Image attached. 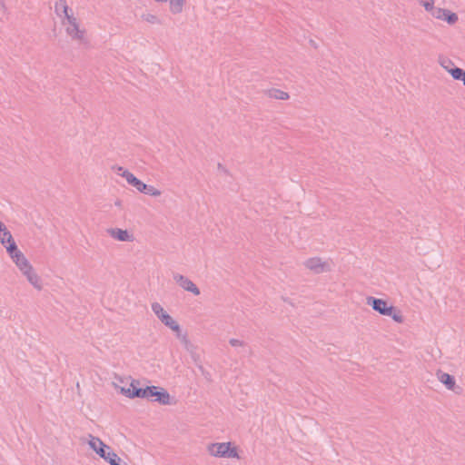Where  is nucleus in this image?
<instances>
[{
	"label": "nucleus",
	"instance_id": "nucleus-37",
	"mask_svg": "<svg viewBox=\"0 0 465 465\" xmlns=\"http://www.w3.org/2000/svg\"><path fill=\"white\" fill-rule=\"evenodd\" d=\"M156 2H166L167 0H155Z\"/></svg>",
	"mask_w": 465,
	"mask_h": 465
},
{
	"label": "nucleus",
	"instance_id": "nucleus-11",
	"mask_svg": "<svg viewBox=\"0 0 465 465\" xmlns=\"http://www.w3.org/2000/svg\"><path fill=\"white\" fill-rule=\"evenodd\" d=\"M443 20L452 25L458 21V15L449 9L438 7V20Z\"/></svg>",
	"mask_w": 465,
	"mask_h": 465
},
{
	"label": "nucleus",
	"instance_id": "nucleus-17",
	"mask_svg": "<svg viewBox=\"0 0 465 465\" xmlns=\"http://www.w3.org/2000/svg\"><path fill=\"white\" fill-rule=\"evenodd\" d=\"M183 5L184 0H170V11L173 15L182 13Z\"/></svg>",
	"mask_w": 465,
	"mask_h": 465
},
{
	"label": "nucleus",
	"instance_id": "nucleus-26",
	"mask_svg": "<svg viewBox=\"0 0 465 465\" xmlns=\"http://www.w3.org/2000/svg\"><path fill=\"white\" fill-rule=\"evenodd\" d=\"M103 459L106 460L109 464H111V462L121 461L120 457L112 450L107 451L106 455Z\"/></svg>",
	"mask_w": 465,
	"mask_h": 465
},
{
	"label": "nucleus",
	"instance_id": "nucleus-23",
	"mask_svg": "<svg viewBox=\"0 0 465 465\" xmlns=\"http://www.w3.org/2000/svg\"><path fill=\"white\" fill-rule=\"evenodd\" d=\"M450 74L454 80L461 81L465 76V70L460 67H450Z\"/></svg>",
	"mask_w": 465,
	"mask_h": 465
},
{
	"label": "nucleus",
	"instance_id": "nucleus-15",
	"mask_svg": "<svg viewBox=\"0 0 465 465\" xmlns=\"http://www.w3.org/2000/svg\"><path fill=\"white\" fill-rule=\"evenodd\" d=\"M66 32L69 35H71L74 39L81 40L84 37V31L80 30L78 23H75L72 25H69L66 28Z\"/></svg>",
	"mask_w": 465,
	"mask_h": 465
},
{
	"label": "nucleus",
	"instance_id": "nucleus-21",
	"mask_svg": "<svg viewBox=\"0 0 465 465\" xmlns=\"http://www.w3.org/2000/svg\"><path fill=\"white\" fill-rule=\"evenodd\" d=\"M166 327L170 328L172 331H173L175 332V336L179 339V340H183V337H186L187 334L186 333H183L182 332V330H181V327L180 325L178 324V322L176 321H173V323H169Z\"/></svg>",
	"mask_w": 465,
	"mask_h": 465
},
{
	"label": "nucleus",
	"instance_id": "nucleus-14",
	"mask_svg": "<svg viewBox=\"0 0 465 465\" xmlns=\"http://www.w3.org/2000/svg\"><path fill=\"white\" fill-rule=\"evenodd\" d=\"M54 11L56 15L60 17L63 15H67L69 12V6L67 5L66 0H58L54 5Z\"/></svg>",
	"mask_w": 465,
	"mask_h": 465
},
{
	"label": "nucleus",
	"instance_id": "nucleus-39",
	"mask_svg": "<svg viewBox=\"0 0 465 465\" xmlns=\"http://www.w3.org/2000/svg\"><path fill=\"white\" fill-rule=\"evenodd\" d=\"M461 82L463 83V84H464V86H465V75H464L463 80H461Z\"/></svg>",
	"mask_w": 465,
	"mask_h": 465
},
{
	"label": "nucleus",
	"instance_id": "nucleus-27",
	"mask_svg": "<svg viewBox=\"0 0 465 465\" xmlns=\"http://www.w3.org/2000/svg\"><path fill=\"white\" fill-rule=\"evenodd\" d=\"M129 184L132 185L133 187H134L140 193H142V191L143 190V187L146 183H144L143 182H142L140 179H138L135 176V177L131 178V182L129 183Z\"/></svg>",
	"mask_w": 465,
	"mask_h": 465
},
{
	"label": "nucleus",
	"instance_id": "nucleus-4",
	"mask_svg": "<svg viewBox=\"0 0 465 465\" xmlns=\"http://www.w3.org/2000/svg\"><path fill=\"white\" fill-rule=\"evenodd\" d=\"M438 381H440L448 390L455 394H461L462 388L456 384V379L453 375L438 370Z\"/></svg>",
	"mask_w": 465,
	"mask_h": 465
},
{
	"label": "nucleus",
	"instance_id": "nucleus-40",
	"mask_svg": "<svg viewBox=\"0 0 465 465\" xmlns=\"http://www.w3.org/2000/svg\"><path fill=\"white\" fill-rule=\"evenodd\" d=\"M115 204H116V205H120V201H117V202L115 203Z\"/></svg>",
	"mask_w": 465,
	"mask_h": 465
},
{
	"label": "nucleus",
	"instance_id": "nucleus-32",
	"mask_svg": "<svg viewBox=\"0 0 465 465\" xmlns=\"http://www.w3.org/2000/svg\"><path fill=\"white\" fill-rule=\"evenodd\" d=\"M229 343L232 346V347H237V346H243L245 345L244 341H241V340H238V339H230L229 340Z\"/></svg>",
	"mask_w": 465,
	"mask_h": 465
},
{
	"label": "nucleus",
	"instance_id": "nucleus-9",
	"mask_svg": "<svg viewBox=\"0 0 465 465\" xmlns=\"http://www.w3.org/2000/svg\"><path fill=\"white\" fill-rule=\"evenodd\" d=\"M106 232L111 237L120 242H132L134 240L133 234H131L127 230L121 228H108Z\"/></svg>",
	"mask_w": 465,
	"mask_h": 465
},
{
	"label": "nucleus",
	"instance_id": "nucleus-16",
	"mask_svg": "<svg viewBox=\"0 0 465 465\" xmlns=\"http://www.w3.org/2000/svg\"><path fill=\"white\" fill-rule=\"evenodd\" d=\"M268 94L271 98L277 100H287L290 97L288 93L275 88L270 89Z\"/></svg>",
	"mask_w": 465,
	"mask_h": 465
},
{
	"label": "nucleus",
	"instance_id": "nucleus-25",
	"mask_svg": "<svg viewBox=\"0 0 465 465\" xmlns=\"http://www.w3.org/2000/svg\"><path fill=\"white\" fill-rule=\"evenodd\" d=\"M438 64H440L449 74L450 67H457L450 60L441 56L438 57Z\"/></svg>",
	"mask_w": 465,
	"mask_h": 465
},
{
	"label": "nucleus",
	"instance_id": "nucleus-13",
	"mask_svg": "<svg viewBox=\"0 0 465 465\" xmlns=\"http://www.w3.org/2000/svg\"><path fill=\"white\" fill-rule=\"evenodd\" d=\"M6 249L7 253L9 256L14 260L15 258L18 257L22 253V252L18 249L15 240L13 237L11 239H8L6 241L5 245H4Z\"/></svg>",
	"mask_w": 465,
	"mask_h": 465
},
{
	"label": "nucleus",
	"instance_id": "nucleus-12",
	"mask_svg": "<svg viewBox=\"0 0 465 465\" xmlns=\"http://www.w3.org/2000/svg\"><path fill=\"white\" fill-rule=\"evenodd\" d=\"M153 401H157L162 405H169L171 404V396L165 389L157 386L155 398Z\"/></svg>",
	"mask_w": 465,
	"mask_h": 465
},
{
	"label": "nucleus",
	"instance_id": "nucleus-38",
	"mask_svg": "<svg viewBox=\"0 0 465 465\" xmlns=\"http://www.w3.org/2000/svg\"><path fill=\"white\" fill-rule=\"evenodd\" d=\"M218 168H219V169H223V166H222V164H221V163H219V164H218Z\"/></svg>",
	"mask_w": 465,
	"mask_h": 465
},
{
	"label": "nucleus",
	"instance_id": "nucleus-19",
	"mask_svg": "<svg viewBox=\"0 0 465 465\" xmlns=\"http://www.w3.org/2000/svg\"><path fill=\"white\" fill-rule=\"evenodd\" d=\"M156 391L157 386H146L143 388V393L141 399H146L153 401V400L155 398Z\"/></svg>",
	"mask_w": 465,
	"mask_h": 465
},
{
	"label": "nucleus",
	"instance_id": "nucleus-5",
	"mask_svg": "<svg viewBox=\"0 0 465 465\" xmlns=\"http://www.w3.org/2000/svg\"><path fill=\"white\" fill-rule=\"evenodd\" d=\"M304 266L316 274L331 271L330 264L327 262H322L319 257L307 259L304 262Z\"/></svg>",
	"mask_w": 465,
	"mask_h": 465
},
{
	"label": "nucleus",
	"instance_id": "nucleus-20",
	"mask_svg": "<svg viewBox=\"0 0 465 465\" xmlns=\"http://www.w3.org/2000/svg\"><path fill=\"white\" fill-rule=\"evenodd\" d=\"M166 327L170 328L172 331H173L175 332V336L179 339V340H183V337H186L187 334L186 333H183L182 332V330H181V327L180 325L178 324V322L176 321H173V323H169Z\"/></svg>",
	"mask_w": 465,
	"mask_h": 465
},
{
	"label": "nucleus",
	"instance_id": "nucleus-31",
	"mask_svg": "<svg viewBox=\"0 0 465 465\" xmlns=\"http://www.w3.org/2000/svg\"><path fill=\"white\" fill-rule=\"evenodd\" d=\"M118 175L125 178L126 182L129 183L131 182V178L135 177L131 172L128 170L124 171V173H118Z\"/></svg>",
	"mask_w": 465,
	"mask_h": 465
},
{
	"label": "nucleus",
	"instance_id": "nucleus-24",
	"mask_svg": "<svg viewBox=\"0 0 465 465\" xmlns=\"http://www.w3.org/2000/svg\"><path fill=\"white\" fill-rule=\"evenodd\" d=\"M142 193L157 197V196H160L162 193L160 190L156 189L155 187H153L152 185L145 184L143 187V190L142 191Z\"/></svg>",
	"mask_w": 465,
	"mask_h": 465
},
{
	"label": "nucleus",
	"instance_id": "nucleus-34",
	"mask_svg": "<svg viewBox=\"0 0 465 465\" xmlns=\"http://www.w3.org/2000/svg\"><path fill=\"white\" fill-rule=\"evenodd\" d=\"M124 171H126V169H124V167H122V166H118L117 167V173H124Z\"/></svg>",
	"mask_w": 465,
	"mask_h": 465
},
{
	"label": "nucleus",
	"instance_id": "nucleus-18",
	"mask_svg": "<svg viewBox=\"0 0 465 465\" xmlns=\"http://www.w3.org/2000/svg\"><path fill=\"white\" fill-rule=\"evenodd\" d=\"M11 237H13L11 232L7 230L5 223L0 221V242H1V243L3 245H5L6 241L8 239H11Z\"/></svg>",
	"mask_w": 465,
	"mask_h": 465
},
{
	"label": "nucleus",
	"instance_id": "nucleus-36",
	"mask_svg": "<svg viewBox=\"0 0 465 465\" xmlns=\"http://www.w3.org/2000/svg\"><path fill=\"white\" fill-rule=\"evenodd\" d=\"M120 464H121L120 461H117V462H111L110 465H120Z\"/></svg>",
	"mask_w": 465,
	"mask_h": 465
},
{
	"label": "nucleus",
	"instance_id": "nucleus-1",
	"mask_svg": "<svg viewBox=\"0 0 465 465\" xmlns=\"http://www.w3.org/2000/svg\"><path fill=\"white\" fill-rule=\"evenodd\" d=\"M366 300V303L380 314L391 317L398 323L403 322L401 311L393 305H390L387 301L372 296L367 297Z\"/></svg>",
	"mask_w": 465,
	"mask_h": 465
},
{
	"label": "nucleus",
	"instance_id": "nucleus-3",
	"mask_svg": "<svg viewBox=\"0 0 465 465\" xmlns=\"http://www.w3.org/2000/svg\"><path fill=\"white\" fill-rule=\"evenodd\" d=\"M211 455L219 458H239L238 451L231 442L212 443L208 446Z\"/></svg>",
	"mask_w": 465,
	"mask_h": 465
},
{
	"label": "nucleus",
	"instance_id": "nucleus-35",
	"mask_svg": "<svg viewBox=\"0 0 465 465\" xmlns=\"http://www.w3.org/2000/svg\"><path fill=\"white\" fill-rule=\"evenodd\" d=\"M191 354H192V358L196 361H197V359L199 358V356H198V355H196L193 351V353H191Z\"/></svg>",
	"mask_w": 465,
	"mask_h": 465
},
{
	"label": "nucleus",
	"instance_id": "nucleus-28",
	"mask_svg": "<svg viewBox=\"0 0 465 465\" xmlns=\"http://www.w3.org/2000/svg\"><path fill=\"white\" fill-rule=\"evenodd\" d=\"M142 18L150 24H160L161 23L159 18L156 15H152V14L143 15Z\"/></svg>",
	"mask_w": 465,
	"mask_h": 465
},
{
	"label": "nucleus",
	"instance_id": "nucleus-8",
	"mask_svg": "<svg viewBox=\"0 0 465 465\" xmlns=\"http://www.w3.org/2000/svg\"><path fill=\"white\" fill-rule=\"evenodd\" d=\"M89 446L90 448L102 459L106 455L107 451L111 450V447L104 443L99 438L93 435H89Z\"/></svg>",
	"mask_w": 465,
	"mask_h": 465
},
{
	"label": "nucleus",
	"instance_id": "nucleus-2",
	"mask_svg": "<svg viewBox=\"0 0 465 465\" xmlns=\"http://www.w3.org/2000/svg\"><path fill=\"white\" fill-rule=\"evenodd\" d=\"M13 262L19 268L22 273L27 278L28 282L35 288L41 289L40 278L35 272L34 268L22 252L18 257L15 258Z\"/></svg>",
	"mask_w": 465,
	"mask_h": 465
},
{
	"label": "nucleus",
	"instance_id": "nucleus-6",
	"mask_svg": "<svg viewBox=\"0 0 465 465\" xmlns=\"http://www.w3.org/2000/svg\"><path fill=\"white\" fill-rule=\"evenodd\" d=\"M139 385L140 381L138 380L132 379L130 386L128 388L121 387L120 391L129 399H141L143 393V388L139 387Z\"/></svg>",
	"mask_w": 465,
	"mask_h": 465
},
{
	"label": "nucleus",
	"instance_id": "nucleus-29",
	"mask_svg": "<svg viewBox=\"0 0 465 465\" xmlns=\"http://www.w3.org/2000/svg\"><path fill=\"white\" fill-rule=\"evenodd\" d=\"M419 2L427 11L433 13L434 0H419Z\"/></svg>",
	"mask_w": 465,
	"mask_h": 465
},
{
	"label": "nucleus",
	"instance_id": "nucleus-7",
	"mask_svg": "<svg viewBox=\"0 0 465 465\" xmlns=\"http://www.w3.org/2000/svg\"><path fill=\"white\" fill-rule=\"evenodd\" d=\"M173 278L183 290L194 295L201 293L200 289L189 278L179 273H173Z\"/></svg>",
	"mask_w": 465,
	"mask_h": 465
},
{
	"label": "nucleus",
	"instance_id": "nucleus-33",
	"mask_svg": "<svg viewBox=\"0 0 465 465\" xmlns=\"http://www.w3.org/2000/svg\"><path fill=\"white\" fill-rule=\"evenodd\" d=\"M64 17L66 19L67 24L69 25H72L77 23L76 18L73 15H70L69 13H67V15H64Z\"/></svg>",
	"mask_w": 465,
	"mask_h": 465
},
{
	"label": "nucleus",
	"instance_id": "nucleus-22",
	"mask_svg": "<svg viewBox=\"0 0 465 465\" xmlns=\"http://www.w3.org/2000/svg\"><path fill=\"white\" fill-rule=\"evenodd\" d=\"M166 327L170 328L172 331H173L175 332V336L179 339V340H183V337H186L187 334L186 333H183L182 332V330H181V327L180 325L178 324V322L176 321H173V323H169Z\"/></svg>",
	"mask_w": 465,
	"mask_h": 465
},
{
	"label": "nucleus",
	"instance_id": "nucleus-10",
	"mask_svg": "<svg viewBox=\"0 0 465 465\" xmlns=\"http://www.w3.org/2000/svg\"><path fill=\"white\" fill-rule=\"evenodd\" d=\"M152 311L165 326H167L169 323H173V317L164 311L160 303H152Z\"/></svg>",
	"mask_w": 465,
	"mask_h": 465
},
{
	"label": "nucleus",
	"instance_id": "nucleus-30",
	"mask_svg": "<svg viewBox=\"0 0 465 465\" xmlns=\"http://www.w3.org/2000/svg\"><path fill=\"white\" fill-rule=\"evenodd\" d=\"M181 341L183 344L185 350L190 353H193V351L195 349V346L188 340V337H183V340Z\"/></svg>",
	"mask_w": 465,
	"mask_h": 465
}]
</instances>
